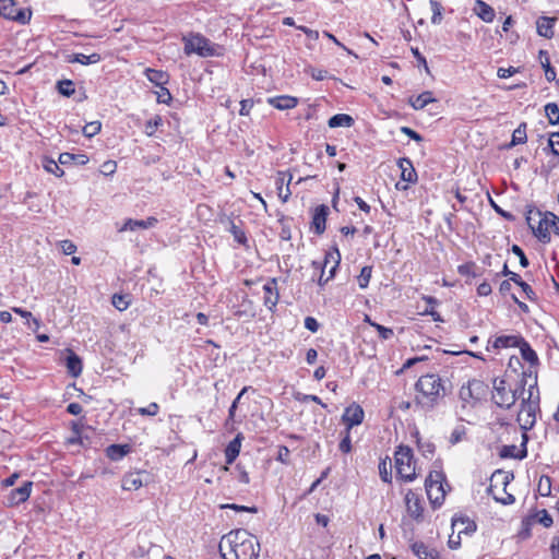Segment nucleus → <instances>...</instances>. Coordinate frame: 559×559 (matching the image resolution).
<instances>
[{
  "label": "nucleus",
  "instance_id": "1",
  "mask_svg": "<svg viewBox=\"0 0 559 559\" xmlns=\"http://www.w3.org/2000/svg\"><path fill=\"white\" fill-rule=\"evenodd\" d=\"M219 554L224 559H258L260 543L247 530H235L223 536Z\"/></svg>",
  "mask_w": 559,
  "mask_h": 559
},
{
  "label": "nucleus",
  "instance_id": "2",
  "mask_svg": "<svg viewBox=\"0 0 559 559\" xmlns=\"http://www.w3.org/2000/svg\"><path fill=\"white\" fill-rule=\"evenodd\" d=\"M527 397H523L521 402V411L518 416L523 433L531 430L536 423V411L539 408V393L537 389V380L528 388Z\"/></svg>",
  "mask_w": 559,
  "mask_h": 559
},
{
  "label": "nucleus",
  "instance_id": "3",
  "mask_svg": "<svg viewBox=\"0 0 559 559\" xmlns=\"http://www.w3.org/2000/svg\"><path fill=\"white\" fill-rule=\"evenodd\" d=\"M415 388L421 394V399L427 400L429 406H433L447 395V388L443 381L435 373L421 376L416 382Z\"/></svg>",
  "mask_w": 559,
  "mask_h": 559
},
{
  "label": "nucleus",
  "instance_id": "4",
  "mask_svg": "<svg viewBox=\"0 0 559 559\" xmlns=\"http://www.w3.org/2000/svg\"><path fill=\"white\" fill-rule=\"evenodd\" d=\"M185 53L190 56L197 53L200 57H212L216 55L217 45L199 33H191L182 38Z\"/></svg>",
  "mask_w": 559,
  "mask_h": 559
},
{
  "label": "nucleus",
  "instance_id": "5",
  "mask_svg": "<svg viewBox=\"0 0 559 559\" xmlns=\"http://www.w3.org/2000/svg\"><path fill=\"white\" fill-rule=\"evenodd\" d=\"M395 468L397 475L406 480L412 481L416 478L413 451L407 445H400L394 453Z\"/></svg>",
  "mask_w": 559,
  "mask_h": 559
},
{
  "label": "nucleus",
  "instance_id": "6",
  "mask_svg": "<svg viewBox=\"0 0 559 559\" xmlns=\"http://www.w3.org/2000/svg\"><path fill=\"white\" fill-rule=\"evenodd\" d=\"M445 480V476L442 472L433 471L430 472L425 480V487L427 491V496L432 504L441 506L445 491L443 488V481Z\"/></svg>",
  "mask_w": 559,
  "mask_h": 559
},
{
  "label": "nucleus",
  "instance_id": "7",
  "mask_svg": "<svg viewBox=\"0 0 559 559\" xmlns=\"http://www.w3.org/2000/svg\"><path fill=\"white\" fill-rule=\"evenodd\" d=\"M492 401L501 408L509 409L518 401L516 391H512L504 379H493Z\"/></svg>",
  "mask_w": 559,
  "mask_h": 559
},
{
  "label": "nucleus",
  "instance_id": "8",
  "mask_svg": "<svg viewBox=\"0 0 559 559\" xmlns=\"http://www.w3.org/2000/svg\"><path fill=\"white\" fill-rule=\"evenodd\" d=\"M0 14L5 19L26 24L31 20L32 11L28 8L19 7L14 0H0Z\"/></svg>",
  "mask_w": 559,
  "mask_h": 559
},
{
  "label": "nucleus",
  "instance_id": "9",
  "mask_svg": "<svg viewBox=\"0 0 559 559\" xmlns=\"http://www.w3.org/2000/svg\"><path fill=\"white\" fill-rule=\"evenodd\" d=\"M364 417L365 412L362 407L356 403H353L345 408L342 415V421L346 425L347 431H350L354 426H358L362 423Z\"/></svg>",
  "mask_w": 559,
  "mask_h": 559
},
{
  "label": "nucleus",
  "instance_id": "10",
  "mask_svg": "<svg viewBox=\"0 0 559 559\" xmlns=\"http://www.w3.org/2000/svg\"><path fill=\"white\" fill-rule=\"evenodd\" d=\"M341 261V253L338 249H335L332 252H328L324 258V262H312V265L316 267V270H325L329 264H331V267L329 270V276L325 277L324 283H328L330 280H332L335 276L336 269L340 265Z\"/></svg>",
  "mask_w": 559,
  "mask_h": 559
},
{
  "label": "nucleus",
  "instance_id": "11",
  "mask_svg": "<svg viewBox=\"0 0 559 559\" xmlns=\"http://www.w3.org/2000/svg\"><path fill=\"white\" fill-rule=\"evenodd\" d=\"M550 212H547L544 217H542L539 221H538V225L537 227H535L532 223V217L528 216L527 217V223L530 225V227L532 228L534 235L544 243H547L550 241V234H549V229L551 228L550 226Z\"/></svg>",
  "mask_w": 559,
  "mask_h": 559
},
{
  "label": "nucleus",
  "instance_id": "12",
  "mask_svg": "<svg viewBox=\"0 0 559 559\" xmlns=\"http://www.w3.org/2000/svg\"><path fill=\"white\" fill-rule=\"evenodd\" d=\"M263 290H264V299H263V304L266 308H269L270 310H273V308H275V306L277 305L278 302V299H280V294H278V290H277V281L276 278H271L264 285H263Z\"/></svg>",
  "mask_w": 559,
  "mask_h": 559
},
{
  "label": "nucleus",
  "instance_id": "13",
  "mask_svg": "<svg viewBox=\"0 0 559 559\" xmlns=\"http://www.w3.org/2000/svg\"><path fill=\"white\" fill-rule=\"evenodd\" d=\"M413 554L419 559H439V552L436 548L426 545L421 540H413L409 544Z\"/></svg>",
  "mask_w": 559,
  "mask_h": 559
},
{
  "label": "nucleus",
  "instance_id": "14",
  "mask_svg": "<svg viewBox=\"0 0 559 559\" xmlns=\"http://www.w3.org/2000/svg\"><path fill=\"white\" fill-rule=\"evenodd\" d=\"M329 211V206L325 204H321L314 209L311 228L314 230L316 234L321 235L324 233Z\"/></svg>",
  "mask_w": 559,
  "mask_h": 559
},
{
  "label": "nucleus",
  "instance_id": "15",
  "mask_svg": "<svg viewBox=\"0 0 559 559\" xmlns=\"http://www.w3.org/2000/svg\"><path fill=\"white\" fill-rule=\"evenodd\" d=\"M522 439H523V441H522L521 450H518L516 445H514V444L503 445L500 450V456L501 457H512V459H518V460L525 459L527 455V449H526V443L528 441L527 435L523 433Z\"/></svg>",
  "mask_w": 559,
  "mask_h": 559
},
{
  "label": "nucleus",
  "instance_id": "16",
  "mask_svg": "<svg viewBox=\"0 0 559 559\" xmlns=\"http://www.w3.org/2000/svg\"><path fill=\"white\" fill-rule=\"evenodd\" d=\"M405 504L408 514L413 519L418 520L421 516L424 508L421 506L420 498L413 490L407 491L405 496Z\"/></svg>",
  "mask_w": 559,
  "mask_h": 559
},
{
  "label": "nucleus",
  "instance_id": "17",
  "mask_svg": "<svg viewBox=\"0 0 559 559\" xmlns=\"http://www.w3.org/2000/svg\"><path fill=\"white\" fill-rule=\"evenodd\" d=\"M32 486V481H25L19 488L12 489L9 495L10 504L14 506L25 502L29 498Z\"/></svg>",
  "mask_w": 559,
  "mask_h": 559
},
{
  "label": "nucleus",
  "instance_id": "18",
  "mask_svg": "<svg viewBox=\"0 0 559 559\" xmlns=\"http://www.w3.org/2000/svg\"><path fill=\"white\" fill-rule=\"evenodd\" d=\"M399 167L401 168V178L406 182H415L417 180V174L409 158L403 157L399 160Z\"/></svg>",
  "mask_w": 559,
  "mask_h": 559
},
{
  "label": "nucleus",
  "instance_id": "19",
  "mask_svg": "<svg viewBox=\"0 0 559 559\" xmlns=\"http://www.w3.org/2000/svg\"><path fill=\"white\" fill-rule=\"evenodd\" d=\"M243 437L241 433H238L226 447L225 449V459L227 464H233L237 456L239 455L241 441Z\"/></svg>",
  "mask_w": 559,
  "mask_h": 559
},
{
  "label": "nucleus",
  "instance_id": "20",
  "mask_svg": "<svg viewBox=\"0 0 559 559\" xmlns=\"http://www.w3.org/2000/svg\"><path fill=\"white\" fill-rule=\"evenodd\" d=\"M269 104L278 110H286L295 108L298 99L293 96L282 95L269 98Z\"/></svg>",
  "mask_w": 559,
  "mask_h": 559
},
{
  "label": "nucleus",
  "instance_id": "21",
  "mask_svg": "<svg viewBox=\"0 0 559 559\" xmlns=\"http://www.w3.org/2000/svg\"><path fill=\"white\" fill-rule=\"evenodd\" d=\"M66 367L68 372L74 378H78L82 373V360L74 352L70 349L68 350L66 358Z\"/></svg>",
  "mask_w": 559,
  "mask_h": 559
},
{
  "label": "nucleus",
  "instance_id": "22",
  "mask_svg": "<svg viewBox=\"0 0 559 559\" xmlns=\"http://www.w3.org/2000/svg\"><path fill=\"white\" fill-rule=\"evenodd\" d=\"M556 19L539 17L536 22L537 33L539 36L545 38H551L554 36V24Z\"/></svg>",
  "mask_w": 559,
  "mask_h": 559
},
{
  "label": "nucleus",
  "instance_id": "23",
  "mask_svg": "<svg viewBox=\"0 0 559 559\" xmlns=\"http://www.w3.org/2000/svg\"><path fill=\"white\" fill-rule=\"evenodd\" d=\"M88 160L90 158L86 154H72L68 152L61 153L58 158V162L63 166L71 164L85 165Z\"/></svg>",
  "mask_w": 559,
  "mask_h": 559
},
{
  "label": "nucleus",
  "instance_id": "24",
  "mask_svg": "<svg viewBox=\"0 0 559 559\" xmlns=\"http://www.w3.org/2000/svg\"><path fill=\"white\" fill-rule=\"evenodd\" d=\"M66 60L70 63L78 62V63L87 66V64L98 63L102 60V57L99 53H96V52H94L92 55L72 53V55L67 56Z\"/></svg>",
  "mask_w": 559,
  "mask_h": 559
},
{
  "label": "nucleus",
  "instance_id": "25",
  "mask_svg": "<svg viewBox=\"0 0 559 559\" xmlns=\"http://www.w3.org/2000/svg\"><path fill=\"white\" fill-rule=\"evenodd\" d=\"M130 451L131 448L129 444H110L106 449V455L111 461H119L123 459Z\"/></svg>",
  "mask_w": 559,
  "mask_h": 559
},
{
  "label": "nucleus",
  "instance_id": "26",
  "mask_svg": "<svg viewBox=\"0 0 559 559\" xmlns=\"http://www.w3.org/2000/svg\"><path fill=\"white\" fill-rule=\"evenodd\" d=\"M521 338V336L516 335H501L495 338V341L492 342V347L495 349L518 347Z\"/></svg>",
  "mask_w": 559,
  "mask_h": 559
},
{
  "label": "nucleus",
  "instance_id": "27",
  "mask_svg": "<svg viewBox=\"0 0 559 559\" xmlns=\"http://www.w3.org/2000/svg\"><path fill=\"white\" fill-rule=\"evenodd\" d=\"M436 102L432 93L429 91L423 92L416 97H409L408 103L415 110L424 109L428 104Z\"/></svg>",
  "mask_w": 559,
  "mask_h": 559
},
{
  "label": "nucleus",
  "instance_id": "28",
  "mask_svg": "<svg viewBox=\"0 0 559 559\" xmlns=\"http://www.w3.org/2000/svg\"><path fill=\"white\" fill-rule=\"evenodd\" d=\"M518 347L520 348L522 358L531 365L538 364V356L531 345L522 337Z\"/></svg>",
  "mask_w": 559,
  "mask_h": 559
},
{
  "label": "nucleus",
  "instance_id": "29",
  "mask_svg": "<svg viewBox=\"0 0 559 559\" xmlns=\"http://www.w3.org/2000/svg\"><path fill=\"white\" fill-rule=\"evenodd\" d=\"M539 61L545 71V78L548 82L556 80V70L550 64V59L546 50H539Z\"/></svg>",
  "mask_w": 559,
  "mask_h": 559
},
{
  "label": "nucleus",
  "instance_id": "30",
  "mask_svg": "<svg viewBox=\"0 0 559 559\" xmlns=\"http://www.w3.org/2000/svg\"><path fill=\"white\" fill-rule=\"evenodd\" d=\"M475 11L484 22L489 23L492 22L495 19V10L489 4L481 0H478L476 2Z\"/></svg>",
  "mask_w": 559,
  "mask_h": 559
},
{
  "label": "nucleus",
  "instance_id": "31",
  "mask_svg": "<svg viewBox=\"0 0 559 559\" xmlns=\"http://www.w3.org/2000/svg\"><path fill=\"white\" fill-rule=\"evenodd\" d=\"M353 123H354L353 117L349 115H346V114H336V115L332 116L328 121V124L330 128H340V127L349 128L353 126Z\"/></svg>",
  "mask_w": 559,
  "mask_h": 559
},
{
  "label": "nucleus",
  "instance_id": "32",
  "mask_svg": "<svg viewBox=\"0 0 559 559\" xmlns=\"http://www.w3.org/2000/svg\"><path fill=\"white\" fill-rule=\"evenodd\" d=\"M145 74L147 80L157 86L165 85L169 79L168 74L160 70L146 69Z\"/></svg>",
  "mask_w": 559,
  "mask_h": 559
},
{
  "label": "nucleus",
  "instance_id": "33",
  "mask_svg": "<svg viewBox=\"0 0 559 559\" xmlns=\"http://www.w3.org/2000/svg\"><path fill=\"white\" fill-rule=\"evenodd\" d=\"M379 475L384 483L392 481V462L390 457L382 459L379 463Z\"/></svg>",
  "mask_w": 559,
  "mask_h": 559
},
{
  "label": "nucleus",
  "instance_id": "34",
  "mask_svg": "<svg viewBox=\"0 0 559 559\" xmlns=\"http://www.w3.org/2000/svg\"><path fill=\"white\" fill-rule=\"evenodd\" d=\"M142 486L143 481L139 474H129L122 479V488L124 490H136Z\"/></svg>",
  "mask_w": 559,
  "mask_h": 559
},
{
  "label": "nucleus",
  "instance_id": "35",
  "mask_svg": "<svg viewBox=\"0 0 559 559\" xmlns=\"http://www.w3.org/2000/svg\"><path fill=\"white\" fill-rule=\"evenodd\" d=\"M60 163L56 162L52 158L45 157L43 159V167L47 173L53 174L57 177H62L64 175V171L60 167Z\"/></svg>",
  "mask_w": 559,
  "mask_h": 559
},
{
  "label": "nucleus",
  "instance_id": "36",
  "mask_svg": "<svg viewBox=\"0 0 559 559\" xmlns=\"http://www.w3.org/2000/svg\"><path fill=\"white\" fill-rule=\"evenodd\" d=\"M530 516L533 522L537 521L545 527H550L554 524V520L546 509L539 510Z\"/></svg>",
  "mask_w": 559,
  "mask_h": 559
},
{
  "label": "nucleus",
  "instance_id": "37",
  "mask_svg": "<svg viewBox=\"0 0 559 559\" xmlns=\"http://www.w3.org/2000/svg\"><path fill=\"white\" fill-rule=\"evenodd\" d=\"M526 140V123L523 122L513 131L512 141L510 145L513 146L518 144H524Z\"/></svg>",
  "mask_w": 559,
  "mask_h": 559
},
{
  "label": "nucleus",
  "instance_id": "38",
  "mask_svg": "<svg viewBox=\"0 0 559 559\" xmlns=\"http://www.w3.org/2000/svg\"><path fill=\"white\" fill-rule=\"evenodd\" d=\"M545 112L550 124L559 123V107L556 103H548L545 105Z\"/></svg>",
  "mask_w": 559,
  "mask_h": 559
},
{
  "label": "nucleus",
  "instance_id": "39",
  "mask_svg": "<svg viewBox=\"0 0 559 559\" xmlns=\"http://www.w3.org/2000/svg\"><path fill=\"white\" fill-rule=\"evenodd\" d=\"M468 384L472 389V392L474 394L475 400H479L483 395H485L488 386L485 384L484 381L478 379H473L468 381Z\"/></svg>",
  "mask_w": 559,
  "mask_h": 559
},
{
  "label": "nucleus",
  "instance_id": "40",
  "mask_svg": "<svg viewBox=\"0 0 559 559\" xmlns=\"http://www.w3.org/2000/svg\"><path fill=\"white\" fill-rule=\"evenodd\" d=\"M58 92L66 97H70L74 94V83L71 80H62L57 83Z\"/></svg>",
  "mask_w": 559,
  "mask_h": 559
},
{
  "label": "nucleus",
  "instance_id": "41",
  "mask_svg": "<svg viewBox=\"0 0 559 559\" xmlns=\"http://www.w3.org/2000/svg\"><path fill=\"white\" fill-rule=\"evenodd\" d=\"M417 445H418L420 453L425 457H430L435 454L436 447L430 440L417 439Z\"/></svg>",
  "mask_w": 559,
  "mask_h": 559
},
{
  "label": "nucleus",
  "instance_id": "42",
  "mask_svg": "<svg viewBox=\"0 0 559 559\" xmlns=\"http://www.w3.org/2000/svg\"><path fill=\"white\" fill-rule=\"evenodd\" d=\"M366 321L378 331L379 336L382 340H389V338H391L393 336L394 333H393L392 329L385 328V326H383L381 324L372 322L369 317H366Z\"/></svg>",
  "mask_w": 559,
  "mask_h": 559
},
{
  "label": "nucleus",
  "instance_id": "43",
  "mask_svg": "<svg viewBox=\"0 0 559 559\" xmlns=\"http://www.w3.org/2000/svg\"><path fill=\"white\" fill-rule=\"evenodd\" d=\"M371 273H372L371 266L367 265L361 269L360 274L357 277L358 285L360 288L364 289L368 286L370 278H371Z\"/></svg>",
  "mask_w": 559,
  "mask_h": 559
},
{
  "label": "nucleus",
  "instance_id": "44",
  "mask_svg": "<svg viewBox=\"0 0 559 559\" xmlns=\"http://www.w3.org/2000/svg\"><path fill=\"white\" fill-rule=\"evenodd\" d=\"M100 129L102 123L99 121H91L83 127V134L86 138H92L96 135L100 131Z\"/></svg>",
  "mask_w": 559,
  "mask_h": 559
},
{
  "label": "nucleus",
  "instance_id": "45",
  "mask_svg": "<svg viewBox=\"0 0 559 559\" xmlns=\"http://www.w3.org/2000/svg\"><path fill=\"white\" fill-rule=\"evenodd\" d=\"M229 231L234 236L235 240L240 245H246L247 242V236L245 231L239 228L234 222H230V228Z\"/></svg>",
  "mask_w": 559,
  "mask_h": 559
},
{
  "label": "nucleus",
  "instance_id": "46",
  "mask_svg": "<svg viewBox=\"0 0 559 559\" xmlns=\"http://www.w3.org/2000/svg\"><path fill=\"white\" fill-rule=\"evenodd\" d=\"M430 8L432 10L431 22L433 24H439L442 20V5L437 0H430Z\"/></svg>",
  "mask_w": 559,
  "mask_h": 559
},
{
  "label": "nucleus",
  "instance_id": "47",
  "mask_svg": "<svg viewBox=\"0 0 559 559\" xmlns=\"http://www.w3.org/2000/svg\"><path fill=\"white\" fill-rule=\"evenodd\" d=\"M138 229H145V224H144V221L143 219H128L123 226L119 229V231H124V230H131V231H134V230H138Z\"/></svg>",
  "mask_w": 559,
  "mask_h": 559
},
{
  "label": "nucleus",
  "instance_id": "48",
  "mask_svg": "<svg viewBox=\"0 0 559 559\" xmlns=\"http://www.w3.org/2000/svg\"><path fill=\"white\" fill-rule=\"evenodd\" d=\"M160 123H162L160 116H158V115L154 116L152 119H150L145 123V133L148 136H152Z\"/></svg>",
  "mask_w": 559,
  "mask_h": 559
},
{
  "label": "nucleus",
  "instance_id": "49",
  "mask_svg": "<svg viewBox=\"0 0 559 559\" xmlns=\"http://www.w3.org/2000/svg\"><path fill=\"white\" fill-rule=\"evenodd\" d=\"M158 411H159V406L155 402L150 403L145 407H139L136 409L138 414H140L142 416H155V415H157Z\"/></svg>",
  "mask_w": 559,
  "mask_h": 559
},
{
  "label": "nucleus",
  "instance_id": "50",
  "mask_svg": "<svg viewBox=\"0 0 559 559\" xmlns=\"http://www.w3.org/2000/svg\"><path fill=\"white\" fill-rule=\"evenodd\" d=\"M476 269L477 267H476L475 263L469 262V263L460 265L457 271L463 276L471 275V276L475 277V276H477Z\"/></svg>",
  "mask_w": 559,
  "mask_h": 559
},
{
  "label": "nucleus",
  "instance_id": "51",
  "mask_svg": "<svg viewBox=\"0 0 559 559\" xmlns=\"http://www.w3.org/2000/svg\"><path fill=\"white\" fill-rule=\"evenodd\" d=\"M459 523L466 524L463 532L466 534L473 533L476 531V525L474 522L469 521L468 519H454L452 525L456 526ZM462 531L459 532L461 534Z\"/></svg>",
  "mask_w": 559,
  "mask_h": 559
},
{
  "label": "nucleus",
  "instance_id": "52",
  "mask_svg": "<svg viewBox=\"0 0 559 559\" xmlns=\"http://www.w3.org/2000/svg\"><path fill=\"white\" fill-rule=\"evenodd\" d=\"M112 305L119 311H123L129 307V301L123 295H114L112 296Z\"/></svg>",
  "mask_w": 559,
  "mask_h": 559
},
{
  "label": "nucleus",
  "instance_id": "53",
  "mask_svg": "<svg viewBox=\"0 0 559 559\" xmlns=\"http://www.w3.org/2000/svg\"><path fill=\"white\" fill-rule=\"evenodd\" d=\"M533 523L534 522L532 521L531 516H526L525 519L522 520V528L520 531V536L522 538L531 537V528Z\"/></svg>",
  "mask_w": 559,
  "mask_h": 559
},
{
  "label": "nucleus",
  "instance_id": "54",
  "mask_svg": "<svg viewBox=\"0 0 559 559\" xmlns=\"http://www.w3.org/2000/svg\"><path fill=\"white\" fill-rule=\"evenodd\" d=\"M464 435H465V428L463 426H459V427L454 428L453 431L451 432V436L449 439L450 443L451 444L459 443L460 441H462Z\"/></svg>",
  "mask_w": 559,
  "mask_h": 559
},
{
  "label": "nucleus",
  "instance_id": "55",
  "mask_svg": "<svg viewBox=\"0 0 559 559\" xmlns=\"http://www.w3.org/2000/svg\"><path fill=\"white\" fill-rule=\"evenodd\" d=\"M511 250L515 255L519 257L521 266L527 267L530 262H528V259L526 258L524 251L518 245H513Z\"/></svg>",
  "mask_w": 559,
  "mask_h": 559
},
{
  "label": "nucleus",
  "instance_id": "56",
  "mask_svg": "<svg viewBox=\"0 0 559 559\" xmlns=\"http://www.w3.org/2000/svg\"><path fill=\"white\" fill-rule=\"evenodd\" d=\"M548 145L551 148L552 154L559 155V132H552L550 134Z\"/></svg>",
  "mask_w": 559,
  "mask_h": 559
},
{
  "label": "nucleus",
  "instance_id": "57",
  "mask_svg": "<svg viewBox=\"0 0 559 559\" xmlns=\"http://www.w3.org/2000/svg\"><path fill=\"white\" fill-rule=\"evenodd\" d=\"M289 455H290V451L287 447L285 445H280L278 447V451H277V457L276 460L284 463V464H288L289 463Z\"/></svg>",
  "mask_w": 559,
  "mask_h": 559
},
{
  "label": "nucleus",
  "instance_id": "58",
  "mask_svg": "<svg viewBox=\"0 0 559 559\" xmlns=\"http://www.w3.org/2000/svg\"><path fill=\"white\" fill-rule=\"evenodd\" d=\"M60 247L62 252L67 255H71L76 251V246L71 240H62Z\"/></svg>",
  "mask_w": 559,
  "mask_h": 559
},
{
  "label": "nucleus",
  "instance_id": "59",
  "mask_svg": "<svg viewBox=\"0 0 559 559\" xmlns=\"http://www.w3.org/2000/svg\"><path fill=\"white\" fill-rule=\"evenodd\" d=\"M338 447H340V450L343 453L350 452V450H352V441H350L349 431L346 430V433H345L344 438L341 440Z\"/></svg>",
  "mask_w": 559,
  "mask_h": 559
},
{
  "label": "nucleus",
  "instance_id": "60",
  "mask_svg": "<svg viewBox=\"0 0 559 559\" xmlns=\"http://www.w3.org/2000/svg\"><path fill=\"white\" fill-rule=\"evenodd\" d=\"M401 132L406 134L409 139L414 140L416 142L423 141V136L409 127H402Z\"/></svg>",
  "mask_w": 559,
  "mask_h": 559
},
{
  "label": "nucleus",
  "instance_id": "61",
  "mask_svg": "<svg viewBox=\"0 0 559 559\" xmlns=\"http://www.w3.org/2000/svg\"><path fill=\"white\" fill-rule=\"evenodd\" d=\"M518 71H519V69L513 68V67H509L507 69L506 68H499L498 72H497V75L500 79H508V78L512 76L513 74H515Z\"/></svg>",
  "mask_w": 559,
  "mask_h": 559
},
{
  "label": "nucleus",
  "instance_id": "62",
  "mask_svg": "<svg viewBox=\"0 0 559 559\" xmlns=\"http://www.w3.org/2000/svg\"><path fill=\"white\" fill-rule=\"evenodd\" d=\"M157 100L163 104H168L171 100V94L166 87L160 86V92L157 93Z\"/></svg>",
  "mask_w": 559,
  "mask_h": 559
},
{
  "label": "nucleus",
  "instance_id": "63",
  "mask_svg": "<svg viewBox=\"0 0 559 559\" xmlns=\"http://www.w3.org/2000/svg\"><path fill=\"white\" fill-rule=\"evenodd\" d=\"M305 328L310 332L316 333L319 330V323L313 317H307L305 319Z\"/></svg>",
  "mask_w": 559,
  "mask_h": 559
},
{
  "label": "nucleus",
  "instance_id": "64",
  "mask_svg": "<svg viewBox=\"0 0 559 559\" xmlns=\"http://www.w3.org/2000/svg\"><path fill=\"white\" fill-rule=\"evenodd\" d=\"M552 559H559V536L552 538L551 543Z\"/></svg>",
  "mask_w": 559,
  "mask_h": 559
}]
</instances>
